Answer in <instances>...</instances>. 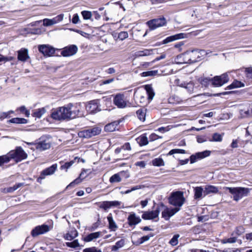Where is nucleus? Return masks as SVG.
I'll return each instance as SVG.
<instances>
[{
	"label": "nucleus",
	"mask_w": 252,
	"mask_h": 252,
	"mask_svg": "<svg viewBox=\"0 0 252 252\" xmlns=\"http://www.w3.org/2000/svg\"><path fill=\"white\" fill-rule=\"evenodd\" d=\"M169 203L174 206L175 208H179L183 205L185 198L184 197L183 192L181 191H177L171 193L168 198Z\"/></svg>",
	"instance_id": "20e7f679"
},
{
	"label": "nucleus",
	"mask_w": 252,
	"mask_h": 252,
	"mask_svg": "<svg viewBox=\"0 0 252 252\" xmlns=\"http://www.w3.org/2000/svg\"><path fill=\"white\" fill-rule=\"evenodd\" d=\"M136 114L138 119L142 121H144L146 117V109H140L136 111Z\"/></svg>",
	"instance_id": "2f4dec72"
},
{
	"label": "nucleus",
	"mask_w": 252,
	"mask_h": 252,
	"mask_svg": "<svg viewBox=\"0 0 252 252\" xmlns=\"http://www.w3.org/2000/svg\"><path fill=\"white\" fill-rule=\"evenodd\" d=\"M63 120H69L84 116L83 107L80 103H69L65 106L61 107Z\"/></svg>",
	"instance_id": "f257e3e1"
},
{
	"label": "nucleus",
	"mask_w": 252,
	"mask_h": 252,
	"mask_svg": "<svg viewBox=\"0 0 252 252\" xmlns=\"http://www.w3.org/2000/svg\"><path fill=\"white\" fill-rule=\"evenodd\" d=\"M10 113H13V111H11L8 112H1L0 113V119L3 120L7 118Z\"/></svg>",
	"instance_id": "680f3d73"
},
{
	"label": "nucleus",
	"mask_w": 252,
	"mask_h": 252,
	"mask_svg": "<svg viewBox=\"0 0 252 252\" xmlns=\"http://www.w3.org/2000/svg\"><path fill=\"white\" fill-rule=\"evenodd\" d=\"M29 145H32V143H28ZM37 150L42 151L48 149L51 147V142L50 139L46 137H42L39 139L38 142L34 144Z\"/></svg>",
	"instance_id": "6e6552de"
},
{
	"label": "nucleus",
	"mask_w": 252,
	"mask_h": 252,
	"mask_svg": "<svg viewBox=\"0 0 252 252\" xmlns=\"http://www.w3.org/2000/svg\"><path fill=\"white\" fill-rule=\"evenodd\" d=\"M137 142L140 146L146 145L148 144L147 137L144 135L140 136L137 139Z\"/></svg>",
	"instance_id": "72a5a7b5"
},
{
	"label": "nucleus",
	"mask_w": 252,
	"mask_h": 252,
	"mask_svg": "<svg viewBox=\"0 0 252 252\" xmlns=\"http://www.w3.org/2000/svg\"><path fill=\"white\" fill-rule=\"evenodd\" d=\"M122 150H127V151H130L131 148L130 145V143L127 142L122 147Z\"/></svg>",
	"instance_id": "774afa93"
},
{
	"label": "nucleus",
	"mask_w": 252,
	"mask_h": 252,
	"mask_svg": "<svg viewBox=\"0 0 252 252\" xmlns=\"http://www.w3.org/2000/svg\"><path fill=\"white\" fill-rule=\"evenodd\" d=\"M186 153V151L183 149H174L170 150L168 153V155H172L174 154H185Z\"/></svg>",
	"instance_id": "de8ad7c7"
},
{
	"label": "nucleus",
	"mask_w": 252,
	"mask_h": 252,
	"mask_svg": "<svg viewBox=\"0 0 252 252\" xmlns=\"http://www.w3.org/2000/svg\"><path fill=\"white\" fill-rule=\"evenodd\" d=\"M79 21L80 19L79 15H78V14H75L73 16L72 22L74 24H76L79 22Z\"/></svg>",
	"instance_id": "0e129e2a"
},
{
	"label": "nucleus",
	"mask_w": 252,
	"mask_h": 252,
	"mask_svg": "<svg viewBox=\"0 0 252 252\" xmlns=\"http://www.w3.org/2000/svg\"><path fill=\"white\" fill-rule=\"evenodd\" d=\"M8 122L14 124H26L27 120L24 118H14L9 120Z\"/></svg>",
	"instance_id": "c9c22d12"
},
{
	"label": "nucleus",
	"mask_w": 252,
	"mask_h": 252,
	"mask_svg": "<svg viewBox=\"0 0 252 252\" xmlns=\"http://www.w3.org/2000/svg\"><path fill=\"white\" fill-rule=\"evenodd\" d=\"M100 232H96L92 233L84 238V240L85 242H91L94 239L99 238L101 235Z\"/></svg>",
	"instance_id": "b1692460"
},
{
	"label": "nucleus",
	"mask_w": 252,
	"mask_h": 252,
	"mask_svg": "<svg viewBox=\"0 0 252 252\" xmlns=\"http://www.w3.org/2000/svg\"><path fill=\"white\" fill-rule=\"evenodd\" d=\"M78 234L77 231L74 228L69 232L65 234L63 237L66 240L71 241L76 238L78 236Z\"/></svg>",
	"instance_id": "393cba45"
},
{
	"label": "nucleus",
	"mask_w": 252,
	"mask_h": 252,
	"mask_svg": "<svg viewBox=\"0 0 252 252\" xmlns=\"http://www.w3.org/2000/svg\"><path fill=\"white\" fill-rule=\"evenodd\" d=\"M119 124V122L114 121L106 125L104 127V129L107 132H113L116 130Z\"/></svg>",
	"instance_id": "4be33fe9"
},
{
	"label": "nucleus",
	"mask_w": 252,
	"mask_h": 252,
	"mask_svg": "<svg viewBox=\"0 0 252 252\" xmlns=\"http://www.w3.org/2000/svg\"><path fill=\"white\" fill-rule=\"evenodd\" d=\"M100 208L103 209L105 210H107L108 209L110 208L111 207H110V201H106L102 202L100 205Z\"/></svg>",
	"instance_id": "603ef678"
},
{
	"label": "nucleus",
	"mask_w": 252,
	"mask_h": 252,
	"mask_svg": "<svg viewBox=\"0 0 252 252\" xmlns=\"http://www.w3.org/2000/svg\"><path fill=\"white\" fill-rule=\"evenodd\" d=\"M74 163V160H71L69 162H66L64 164L61 166V169H66V170Z\"/></svg>",
	"instance_id": "5fc2aeb1"
},
{
	"label": "nucleus",
	"mask_w": 252,
	"mask_h": 252,
	"mask_svg": "<svg viewBox=\"0 0 252 252\" xmlns=\"http://www.w3.org/2000/svg\"><path fill=\"white\" fill-rule=\"evenodd\" d=\"M229 77L226 73L222 74L220 76H216L211 79V83L215 87H220L228 82Z\"/></svg>",
	"instance_id": "1a4fd4ad"
},
{
	"label": "nucleus",
	"mask_w": 252,
	"mask_h": 252,
	"mask_svg": "<svg viewBox=\"0 0 252 252\" xmlns=\"http://www.w3.org/2000/svg\"><path fill=\"white\" fill-rule=\"evenodd\" d=\"M38 50L44 56H51L55 53L54 48L49 45H40L38 47Z\"/></svg>",
	"instance_id": "a211bd4d"
},
{
	"label": "nucleus",
	"mask_w": 252,
	"mask_h": 252,
	"mask_svg": "<svg viewBox=\"0 0 252 252\" xmlns=\"http://www.w3.org/2000/svg\"><path fill=\"white\" fill-rule=\"evenodd\" d=\"M57 168V164H53L50 167L47 168L43 170L38 178L37 180L39 181V180H42L45 178L46 176L53 175L56 171Z\"/></svg>",
	"instance_id": "dca6fc26"
},
{
	"label": "nucleus",
	"mask_w": 252,
	"mask_h": 252,
	"mask_svg": "<svg viewBox=\"0 0 252 252\" xmlns=\"http://www.w3.org/2000/svg\"><path fill=\"white\" fill-rule=\"evenodd\" d=\"M125 245V241L123 239H121L120 241L116 242L115 245L112 247L111 250L112 251H117L120 248H122Z\"/></svg>",
	"instance_id": "473e14b6"
},
{
	"label": "nucleus",
	"mask_w": 252,
	"mask_h": 252,
	"mask_svg": "<svg viewBox=\"0 0 252 252\" xmlns=\"http://www.w3.org/2000/svg\"><path fill=\"white\" fill-rule=\"evenodd\" d=\"M50 230V226L46 224H42L35 227L31 231V235L35 237L39 235L43 234Z\"/></svg>",
	"instance_id": "9b49d317"
},
{
	"label": "nucleus",
	"mask_w": 252,
	"mask_h": 252,
	"mask_svg": "<svg viewBox=\"0 0 252 252\" xmlns=\"http://www.w3.org/2000/svg\"><path fill=\"white\" fill-rule=\"evenodd\" d=\"M218 191V188L214 186H208L206 187L204 190V195H206L211 193H216Z\"/></svg>",
	"instance_id": "cd10ccee"
},
{
	"label": "nucleus",
	"mask_w": 252,
	"mask_h": 252,
	"mask_svg": "<svg viewBox=\"0 0 252 252\" xmlns=\"http://www.w3.org/2000/svg\"><path fill=\"white\" fill-rule=\"evenodd\" d=\"M180 237L179 234H176L173 236L170 240L169 243L173 246H176L178 244V238Z\"/></svg>",
	"instance_id": "a18cd8bd"
},
{
	"label": "nucleus",
	"mask_w": 252,
	"mask_h": 252,
	"mask_svg": "<svg viewBox=\"0 0 252 252\" xmlns=\"http://www.w3.org/2000/svg\"><path fill=\"white\" fill-rule=\"evenodd\" d=\"M101 131V129L100 127L94 126L80 131L78 133V135L80 137L90 138L93 136L99 134Z\"/></svg>",
	"instance_id": "423d86ee"
},
{
	"label": "nucleus",
	"mask_w": 252,
	"mask_h": 252,
	"mask_svg": "<svg viewBox=\"0 0 252 252\" xmlns=\"http://www.w3.org/2000/svg\"><path fill=\"white\" fill-rule=\"evenodd\" d=\"M127 220L129 226L135 225L141 222V220L137 217L135 213H131L128 217Z\"/></svg>",
	"instance_id": "6ab92c4d"
},
{
	"label": "nucleus",
	"mask_w": 252,
	"mask_h": 252,
	"mask_svg": "<svg viewBox=\"0 0 252 252\" xmlns=\"http://www.w3.org/2000/svg\"><path fill=\"white\" fill-rule=\"evenodd\" d=\"M46 110L45 108H41L34 110L32 115L36 118H40L46 113Z\"/></svg>",
	"instance_id": "a878e982"
},
{
	"label": "nucleus",
	"mask_w": 252,
	"mask_h": 252,
	"mask_svg": "<svg viewBox=\"0 0 252 252\" xmlns=\"http://www.w3.org/2000/svg\"><path fill=\"white\" fill-rule=\"evenodd\" d=\"M121 178L119 173L115 174L109 179V182L111 183H118L121 181Z\"/></svg>",
	"instance_id": "4c0bfd02"
},
{
	"label": "nucleus",
	"mask_w": 252,
	"mask_h": 252,
	"mask_svg": "<svg viewBox=\"0 0 252 252\" xmlns=\"http://www.w3.org/2000/svg\"><path fill=\"white\" fill-rule=\"evenodd\" d=\"M30 58L28 55V50L26 48H22L18 51V59L22 62H25Z\"/></svg>",
	"instance_id": "aec40b11"
},
{
	"label": "nucleus",
	"mask_w": 252,
	"mask_h": 252,
	"mask_svg": "<svg viewBox=\"0 0 252 252\" xmlns=\"http://www.w3.org/2000/svg\"><path fill=\"white\" fill-rule=\"evenodd\" d=\"M166 23L165 19L164 17H162L150 20L146 24L150 30H154L158 27L165 25Z\"/></svg>",
	"instance_id": "9d476101"
},
{
	"label": "nucleus",
	"mask_w": 252,
	"mask_h": 252,
	"mask_svg": "<svg viewBox=\"0 0 252 252\" xmlns=\"http://www.w3.org/2000/svg\"><path fill=\"white\" fill-rule=\"evenodd\" d=\"M245 232L244 228L242 226H239L236 227L235 230L232 232V235L235 236L236 237L237 236H240L244 233Z\"/></svg>",
	"instance_id": "f704fd0d"
},
{
	"label": "nucleus",
	"mask_w": 252,
	"mask_h": 252,
	"mask_svg": "<svg viewBox=\"0 0 252 252\" xmlns=\"http://www.w3.org/2000/svg\"><path fill=\"white\" fill-rule=\"evenodd\" d=\"M83 252H101V251L97 250L95 247H91L84 249Z\"/></svg>",
	"instance_id": "bf43d9fd"
},
{
	"label": "nucleus",
	"mask_w": 252,
	"mask_h": 252,
	"mask_svg": "<svg viewBox=\"0 0 252 252\" xmlns=\"http://www.w3.org/2000/svg\"><path fill=\"white\" fill-rule=\"evenodd\" d=\"M43 25L46 27L52 26L51 20L49 19H44L43 20Z\"/></svg>",
	"instance_id": "338daca9"
},
{
	"label": "nucleus",
	"mask_w": 252,
	"mask_h": 252,
	"mask_svg": "<svg viewBox=\"0 0 252 252\" xmlns=\"http://www.w3.org/2000/svg\"><path fill=\"white\" fill-rule=\"evenodd\" d=\"M237 241V238L235 236H233L232 237L223 239L222 241V243H234Z\"/></svg>",
	"instance_id": "3c124183"
},
{
	"label": "nucleus",
	"mask_w": 252,
	"mask_h": 252,
	"mask_svg": "<svg viewBox=\"0 0 252 252\" xmlns=\"http://www.w3.org/2000/svg\"><path fill=\"white\" fill-rule=\"evenodd\" d=\"M207 52L204 50H194L190 52H186L183 55L184 63H191L200 61Z\"/></svg>",
	"instance_id": "f03ea898"
},
{
	"label": "nucleus",
	"mask_w": 252,
	"mask_h": 252,
	"mask_svg": "<svg viewBox=\"0 0 252 252\" xmlns=\"http://www.w3.org/2000/svg\"><path fill=\"white\" fill-rule=\"evenodd\" d=\"M141 189V186H136L131 188L130 189H127L126 191H121V194H128L132 191L136 190L137 189Z\"/></svg>",
	"instance_id": "864d4df0"
},
{
	"label": "nucleus",
	"mask_w": 252,
	"mask_h": 252,
	"mask_svg": "<svg viewBox=\"0 0 252 252\" xmlns=\"http://www.w3.org/2000/svg\"><path fill=\"white\" fill-rule=\"evenodd\" d=\"M77 50V47L76 45H72L63 48L61 52V54L63 57H69L75 54Z\"/></svg>",
	"instance_id": "f3484780"
},
{
	"label": "nucleus",
	"mask_w": 252,
	"mask_h": 252,
	"mask_svg": "<svg viewBox=\"0 0 252 252\" xmlns=\"http://www.w3.org/2000/svg\"><path fill=\"white\" fill-rule=\"evenodd\" d=\"M10 159L9 153L6 155L0 156V166H1L5 163L8 162Z\"/></svg>",
	"instance_id": "ea45409f"
},
{
	"label": "nucleus",
	"mask_w": 252,
	"mask_h": 252,
	"mask_svg": "<svg viewBox=\"0 0 252 252\" xmlns=\"http://www.w3.org/2000/svg\"><path fill=\"white\" fill-rule=\"evenodd\" d=\"M107 220L109 222V228L112 231H115L117 228V225H116L115 222L114 221L111 214L107 217Z\"/></svg>",
	"instance_id": "c756f323"
},
{
	"label": "nucleus",
	"mask_w": 252,
	"mask_h": 252,
	"mask_svg": "<svg viewBox=\"0 0 252 252\" xmlns=\"http://www.w3.org/2000/svg\"><path fill=\"white\" fill-rule=\"evenodd\" d=\"M81 14L85 20L90 19L92 16L91 12L89 11H82L81 12Z\"/></svg>",
	"instance_id": "8fccbe9b"
},
{
	"label": "nucleus",
	"mask_w": 252,
	"mask_h": 252,
	"mask_svg": "<svg viewBox=\"0 0 252 252\" xmlns=\"http://www.w3.org/2000/svg\"><path fill=\"white\" fill-rule=\"evenodd\" d=\"M152 164L154 166H161L164 165L163 159L161 158H157L153 160Z\"/></svg>",
	"instance_id": "c03bdc74"
},
{
	"label": "nucleus",
	"mask_w": 252,
	"mask_h": 252,
	"mask_svg": "<svg viewBox=\"0 0 252 252\" xmlns=\"http://www.w3.org/2000/svg\"><path fill=\"white\" fill-rule=\"evenodd\" d=\"M63 17L64 15L63 14H61L51 19L52 25L56 24L62 21L63 19Z\"/></svg>",
	"instance_id": "37998d69"
},
{
	"label": "nucleus",
	"mask_w": 252,
	"mask_h": 252,
	"mask_svg": "<svg viewBox=\"0 0 252 252\" xmlns=\"http://www.w3.org/2000/svg\"><path fill=\"white\" fill-rule=\"evenodd\" d=\"M128 34L126 32H121L118 34V38L123 40L128 37Z\"/></svg>",
	"instance_id": "6e6d98bb"
},
{
	"label": "nucleus",
	"mask_w": 252,
	"mask_h": 252,
	"mask_svg": "<svg viewBox=\"0 0 252 252\" xmlns=\"http://www.w3.org/2000/svg\"><path fill=\"white\" fill-rule=\"evenodd\" d=\"M225 189L229 190L232 195V198L236 201H238L243 197L248 196L250 192V189L243 187H226Z\"/></svg>",
	"instance_id": "7ed1b4c3"
},
{
	"label": "nucleus",
	"mask_w": 252,
	"mask_h": 252,
	"mask_svg": "<svg viewBox=\"0 0 252 252\" xmlns=\"http://www.w3.org/2000/svg\"><path fill=\"white\" fill-rule=\"evenodd\" d=\"M211 152L208 150H206L201 152H198L195 154L192 155L190 157V163L192 164L198 160L203 159L206 157L210 156Z\"/></svg>",
	"instance_id": "f8f14e48"
},
{
	"label": "nucleus",
	"mask_w": 252,
	"mask_h": 252,
	"mask_svg": "<svg viewBox=\"0 0 252 252\" xmlns=\"http://www.w3.org/2000/svg\"><path fill=\"white\" fill-rule=\"evenodd\" d=\"M144 88L148 95V99L152 100L155 96V93L151 85H146Z\"/></svg>",
	"instance_id": "bb28decb"
},
{
	"label": "nucleus",
	"mask_w": 252,
	"mask_h": 252,
	"mask_svg": "<svg viewBox=\"0 0 252 252\" xmlns=\"http://www.w3.org/2000/svg\"><path fill=\"white\" fill-rule=\"evenodd\" d=\"M86 110L90 113H95L100 110L98 100L90 101L86 106Z\"/></svg>",
	"instance_id": "4468645a"
},
{
	"label": "nucleus",
	"mask_w": 252,
	"mask_h": 252,
	"mask_svg": "<svg viewBox=\"0 0 252 252\" xmlns=\"http://www.w3.org/2000/svg\"><path fill=\"white\" fill-rule=\"evenodd\" d=\"M13 59V57H4V56H1L0 57V62H7V61H12Z\"/></svg>",
	"instance_id": "69168bd1"
},
{
	"label": "nucleus",
	"mask_w": 252,
	"mask_h": 252,
	"mask_svg": "<svg viewBox=\"0 0 252 252\" xmlns=\"http://www.w3.org/2000/svg\"><path fill=\"white\" fill-rule=\"evenodd\" d=\"M168 100L169 103L173 104H178L182 101L180 97L175 95L171 96Z\"/></svg>",
	"instance_id": "e433bc0d"
},
{
	"label": "nucleus",
	"mask_w": 252,
	"mask_h": 252,
	"mask_svg": "<svg viewBox=\"0 0 252 252\" xmlns=\"http://www.w3.org/2000/svg\"><path fill=\"white\" fill-rule=\"evenodd\" d=\"M66 246L69 248H76L80 246L78 240H75L71 242H66Z\"/></svg>",
	"instance_id": "49530a36"
},
{
	"label": "nucleus",
	"mask_w": 252,
	"mask_h": 252,
	"mask_svg": "<svg viewBox=\"0 0 252 252\" xmlns=\"http://www.w3.org/2000/svg\"><path fill=\"white\" fill-rule=\"evenodd\" d=\"M152 236H153V235H152L151 236L146 235V236H143L142 237H141L140 238L139 243L142 244L144 242H145V241H148L150 239V237Z\"/></svg>",
	"instance_id": "e2e57ef3"
},
{
	"label": "nucleus",
	"mask_w": 252,
	"mask_h": 252,
	"mask_svg": "<svg viewBox=\"0 0 252 252\" xmlns=\"http://www.w3.org/2000/svg\"><path fill=\"white\" fill-rule=\"evenodd\" d=\"M184 86H183V87L185 88L189 93L190 94L193 92L194 90V85L192 83H184Z\"/></svg>",
	"instance_id": "79ce46f5"
},
{
	"label": "nucleus",
	"mask_w": 252,
	"mask_h": 252,
	"mask_svg": "<svg viewBox=\"0 0 252 252\" xmlns=\"http://www.w3.org/2000/svg\"><path fill=\"white\" fill-rule=\"evenodd\" d=\"M245 72L248 78L252 79V67H249L245 68Z\"/></svg>",
	"instance_id": "13d9d810"
},
{
	"label": "nucleus",
	"mask_w": 252,
	"mask_h": 252,
	"mask_svg": "<svg viewBox=\"0 0 252 252\" xmlns=\"http://www.w3.org/2000/svg\"><path fill=\"white\" fill-rule=\"evenodd\" d=\"M158 73V70H151L143 72L141 74V75L142 77L154 76L157 75Z\"/></svg>",
	"instance_id": "a19ab883"
},
{
	"label": "nucleus",
	"mask_w": 252,
	"mask_h": 252,
	"mask_svg": "<svg viewBox=\"0 0 252 252\" xmlns=\"http://www.w3.org/2000/svg\"><path fill=\"white\" fill-rule=\"evenodd\" d=\"M244 85L241 82L236 80L234 81L231 84L227 86L225 90L227 89H233L236 88H240L242 87H244Z\"/></svg>",
	"instance_id": "7c9ffc66"
},
{
	"label": "nucleus",
	"mask_w": 252,
	"mask_h": 252,
	"mask_svg": "<svg viewBox=\"0 0 252 252\" xmlns=\"http://www.w3.org/2000/svg\"><path fill=\"white\" fill-rule=\"evenodd\" d=\"M184 33H179L174 35H172L169 37H167L165 39L162 41V44H167L169 42L173 41L177 39H181L184 38Z\"/></svg>",
	"instance_id": "412c9836"
},
{
	"label": "nucleus",
	"mask_w": 252,
	"mask_h": 252,
	"mask_svg": "<svg viewBox=\"0 0 252 252\" xmlns=\"http://www.w3.org/2000/svg\"><path fill=\"white\" fill-rule=\"evenodd\" d=\"M222 136L219 133H215L213 135V141L220 142L222 141Z\"/></svg>",
	"instance_id": "4d7b16f0"
},
{
	"label": "nucleus",
	"mask_w": 252,
	"mask_h": 252,
	"mask_svg": "<svg viewBox=\"0 0 252 252\" xmlns=\"http://www.w3.org/2000/svg\"><path fill=\"white\" fill-rule=\"evenodd\" d=\"M194 198L200 199L201 198L203 193H204L203 189L201 187H197L194 188Z\"/></svg>",
	"instance_id": "c85d7f7f"
},
{
	"label": "nucleus",
	"mask_w": 252,
	"mask_h": 252,
	"mask_svg": "<svg viewBox=\"0 0 252 252\" xmlns=\"http://www.w3.org/2000/svg\"><path fill=\"white\" fill-rule=\"evenodd\" d=\"M241 140L238 138L235 140H233L231 144V147L232 148H236L239 147H243L242 144Z\"/></svg>",
	"instance_id": "58836bf2"
},
{
	"label": "nucleus",
	"mask_w": 252,
	"mask_h": 252,
	"mask_svg": "<svg viewBox=\"0 0 252 252\" xmlns=\"http://www.w3.org/2000/svg\"><path fill=\"white\" fill-rule=\"evenodd\" d=\"M159 215V210L158 209V204L155 207V210L152 211H145L143 213L142 218L145 220H153L158 218Z\"/></svg>",
	"instance_id": "ddd939ff"
},
{
	"label": "nucleus",
	"mask_w": 252,
	"mask_h": 252,
	"mask_svg": "<svg viewBox=\"0 0 252 252\" xmlns=\"http://www.w3.org/2000/svg\"><path fill=\"white\" fill-rule=\"evenodd\" d=\"M9 155L10 158L14 159L17 162L27 158V154L20 147H17L15 150L10 151Z\"/></svg>",
	"instance_id": "0eeeda50"
},
{
	"label": "nucleus",
	"mask_w": 252,
	"mask_h": 252,
	"mask_svg": "<svg viewBox=\"0 0 252 252\" xmlns=\"http://www.w3.org/2000/svg\"><path fill=\"white\" fill-rule=\"evenodd\" d=\"M83 179H82L81 177H80V176L77 178V179H76L75 180H74L73 182H72L71 183H70L67 187H66V189H68L69 188H72V187H74L75 186V185H77L78 184H79L81 182V181H82Z\"/></svg>",
	"instance_id": "09e8293b"
},
{
	"label": "nucleus",
	"mask_w": 252,
	"mask_h": 252,
	"mask_svg": "<svg viewBox=\"0 0 252 252\" xmlns=\"http://www.w3.org/2000/svg\"><path fill=\"white\" fill-rule=\"evenodd\" d=\"M110 204L111 208L113 207H119V208H121V207H120V205H121V202L119 201H110ZM122 208H124V207L123 206Z\"/></svg>",
	"instance_id": "052dcab7"
},
{
	"label": "nucleus",
	"mask_w": 252,
	"mask_h": 252,
	"mask_svg": "<svg viewBox=\"0 0 252 252\" xmlns=\"http://www.w3.org/2000/svg\"><path fill=\"white\" fill-rule=\"evenodd\" d=\"M61 113L62 112L60 107L53 111L51 114V117L55 120L62 121L63 119L62 114Z\"/></svg>",
	"instance_id": "5701e85b"
},
{
	"label": "nucleus",
	"mask_w": 252,
	"mask_h": 252,
	"mask_svg": "<svg viewBox=\"0 0 252 252\" xmlns=\"http://www.w3.org/2000/svg\"><path fill=\"white\" fill-rule=\"evenodd\" d=\"M159 213L161 212L162 218L168 220L179 210V208H168L162 203L158 204Z\"/></svg>",
	"instance_id": "39448f33"
},
{
	"label": "nucleus",
	"mask_w": 252,
	"mask_h": 252,
	"mask_svg": "<svg viewBox=\"0 0 252 252\" xmlns=\"http://www.w3.org/2000/svg\"><path fill=\"white\" fill-rule=\"evenodd\" d=\"M114 103L118 108H124L126 106V102L125 100L124 95L122 94H116L113 99Z\"/></svg>",
	"instance_id": "2eb2a0df"
}]
</instances>
